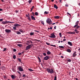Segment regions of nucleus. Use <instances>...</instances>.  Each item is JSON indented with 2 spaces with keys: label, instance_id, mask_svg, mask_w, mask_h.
<instances>
[{
  "label": "nucleus",
  "instance_id": "f257e3e1",
  "mask_svg": "<svg viewBox=\"0 0 80 80\" xmlns=\"http://www.w3.org/2000/svg\"><path fill=\"white\" fill-rule=\"evenodd\" d=\"M79 21H78L75 22V25L73 26V28H76V29H78L80 28V26H78Z\"/></svg>",
  "mask_w": 80,
  "mask_h": 80
},
{
  "label": "nucleus",
  "instance_id": "f03ea898",
  "mask_svg": "<svg viewBox=\"0 0 80 80\" xmlns=\"http://www.w3.org/2000/svg\"><path fill=\"white\" fill-rule=\"evenodd\" d=\"M47 70L48 72H49V73H50L51 74H52V73H54L53 70L52 69H50V68H48L47 69Z\"/></svg>",
  "mask_w": 80,
  "mask_h": 80
},
{
  "label": "nucleus",
  "instance_id": "7ed1b4c3",
  "mask_svg": "<svg viewBox=\"0 0 80 80\" xmlns=\"http://www.w3.org/2000/svg\"><path fill=\"white\" fill-rule=\"evenodd\" d=\"M46 22L47 23H48L49 25H52V22L49 18L47 19Z\"/></svg>",
  "mask_w": 80,
  "mask_h": 80
},
{
  "label": "nucleus",
  "instance_id": "20e7f679",
  "mask_svg": "<svg viewBox=\"0 0 80 80\" xmlns=\"http://www.w3.org/2000/svg\"><path fill=\"white\" fill-rule=\"evenodd\" d=\"M32 44L27 46L26 48V50H28V49H30V48L32 47Z\"/></svg>",
  "mask_w": 80,
  "mask_h": 80
},
{
  "label": "nucleus",
  "instance_id": "39448f33",
  "mask_svg": "<svg viewBox=\"0 0 80 80\" xmlns=\"http://www.w3.org/2000/svg\"><path fill=\"white\" fill-rule=\"evenodd\" d=\"M50 38H55L56 37V36L55 35L54 33H51L50 35V36H49Z\"/></svg>",
  "mask_w": 80,
  "mask_h": 80
},
{
  "label": "nucleus",
  "instance_id": "423d86ee",
  "mask_svg": "<svg viewBox=\"0 0 80 80\" xmlns=\"http://www.w3.org/2000/svg\"><path fill=\"white\" fill-rule=\"evenodd\" d=\"M9 21H3L2 22V23L3 24V25H5V24H7V23H8Z\"/></svg>",
  "mask_w": 80,
  "mask_h": 80
},
{
  "label": "nucleus",
  "instance_id": "0eeeda50",
  "mask_svg": "<svg viewBox=\"0 0 80 80\" xmlns=\"http://www.w3.org/2000/svg\"><path fill=\"white\" fill-rule=\"evenodd\" d=\"M5 31L6 33H10L11 32V30L10 29H6Z\"/></svg>",
  "mask_w": 80,
  "mask_h": 80
},
{
  "label": "nucleus",
  "instance_id": "6e6552de",
  "mask_svg": "<svg viewBox=\"0 0 80 80\" xmlns=\"http://www.w3.org/2000/svg\"><path fill=\"white\" fill-rule=\"evenodd\" d=\"M49 57L48 56H46V57H45L44 58V60H48L49 59Z\"/></svg>",
  "mask_w": 80,
  "mask_h": 80
},
{
  "label": "nucleus",
  "instance_id": "1a4fd4ad",
  "mask_svg": "<svg viewBox=\"0 0 80 80\" xmlns=\"http://www.w3.org/2000/svg\"><path fill=\"white\" fill-rule=\"evenodd\" d=\"M77 55V52L76 51L73 54H72V56L73 57H75Z\"/></svg>",
  "mask_w": 80,
  "mask_h": 80
},
{
  "label": "nucleus",
  "instance_id": "9d476101",
  "mask_svg": "<svg viewBox=\"0 0 80 80\" xmlns=\"http://www.w3.org/2000/svg\"><path fill=\"white\" fill-rule=\"evenodd\" d=\"M18 69L19 71H20V72L23 71V68H22L21 67H18Z\"/></svg>",
  "mask_w": 80,
  "mask_h": 80
},
{
  "label": "nucleus",
  "instance_id": "9b49d317",
  "mask_svg": "<svg viewBox=\"0 0 80 80\" xmlns=\"http://www.w3.org/2000/svg\"><path fill=\"white\" fill-rule=\"evenodd\" d=\"M26 17H28V19L29 21H31V19L30 18V17L29 16H28V15H26Z\"/></svg>",
  "mask_w": 80,
  "mask_h": 80
},
{
  "label": "nucleus",
  "instance_id": "f8f14e48",
  "mask_svg": "<svg viewBox=\"0 0 80 80\" xmlns=\"http://www.w3.org/2000/svg\"><path fill=\"white\" fill-rule=\"evenodd\" d=\"M14 27H18V26H21V25H20L16 23L14 24Z\"/></svg>",
  "mask_w": 80,
  "mask_h": 80
},
{
  "label": "nucleus",
  "instance_id": "ddd939ff",
  "mask_svg": "<svg viewBox=\"0 0 80 80\" xmlns=\"http://www.w3.org/2000/svg\"><path fill=\"white\" fill-rule=\"evenodd\" d=\"M68 45H69L70 46H72L73 45L72 44V42H68Z\"/></svg>",
  "mask_w": 80,
  "mask_h": 80
},
{
  "label": "nucleus",
  "instance_id": "4468645a",
  "mask_svg": "<svg viewBox=\"0 0 80 80\" xmlns=\"http://www.w3.org/2000/svg\"><path fill=\"white\" fill-rule=\"evenodd\" d=\"M31 17L32 20H35L36 19H35V17H34L33 16L31 15Z\"/></svg>",
  "mask_w": 80,
  "mask_h": 80
},
{
  "label": "nucleus",
  "instance_id": "2eb2a0df",
  "mask_svg": "<svg viewBox=\"0 0 80 80\" xmlns=\"http://www.w3.org/2000/svg\"><path fill=\"white\" fill-rule=\"evenodd\" d=\"M67 51L69 53H71V50L70 49H68L67 50Z\"/></svg>",
  "mask_w": 80,
  "mask_h": 80
},
{
  "label": "nucleus",
  "instance_id": "dca6fc26",
  "mask_svg": "<svg viewBox=\"0 0 80 80\" xmlns=\"http://www.w3.org/2000/svg\"><path fill=\"white\" fill-rule=\"evenodd\" d=\"M19 31L20 32H21V33H24V31H23L22 29H19Z\"/></svg>",
  "mask_w": 80,
  "mask_h": 80
},
{
  "label": "nucleus",
  "instance_id": "f3484780",
  "mask_svg": "<svg viewBox=\"0 0 80 80\" xmlns=\"http://www.w3.org/2000/svg\"><path fill=\"white\" fill-rule=\"evenodd\" d=\"M54 7L56 9H58V7L56 5L54 4Z\"/></svg>",
  "mask_w": 80,
  "mask_h": 80
},
{
  "label": "nucleus",
  "instance_id": "a211bd4d",
  "mask_svg": "<svg viewBox=\"0 0 80 80\" xmlns=\"http://www.w3.org/2000/svg\"><path fill=\"white\" fill-rule=\"evenodd\" d=\"M54 18H56V19L59 18H60V16H54Z\"/></svg>",
  "mask_w": 80,
  "mask_h": 80
},
{
  "label": "nucleus",
  "instance_id": "6ab92c4d",
  "mask_svg": "<svg viewBox=\"0 0 80 80\" xmlns=\"http://www.w3.org/2000/svg\"><path fill=\"white\" fill-rule=\"evenodd\" d=\"M11 78L12 79H15V77L13 75H12L11 76Z\"/></svg>",
  "mask_w": 80,
  "mask_h": 80
},
{
  "label": "nucleus",
  "instance_id": "aec40b11",
  "mask_svg": "<svg viewBox=\"0 0 80 80\" xmlns=\"http://www.w3.org/2000/svg\"><path fill=\"white\" fill-rule=\"evenodd\" d=\"M34 34L35 33L34 32H31L30 33V36H32V35H34Z\"/></svg>",
  "mask_w": 80,
  "mask_h": 80
},
{
  "label": "nucleus",
  "instance_id": "412c9836",
  "mask_svg": "<svg viewBox=\"0 0 80 80\" xmlns=\"http://www.w3.org/2000/svg\"><path fill=\"white\" fill-rule=\"evenodd\" d=\"M16 33L18 34V35H20V34H21V32H19V31H17Z\"/></svg>",
  "mask_w": 80,
  "mask_h": 80
},
{
  "label": "nucleus",
  "instance_id": "4be33fe9",
  "mask_svg": "<svg viewBox=\"0 0 80 80\" xmlns=\"http://www.w3.org/2000/svg\"><path fill=\"white\" fill-rule=\"evenodd\" d=\"M47 54L48 55H50L51 54V52H50V51H48L47 52Z\"/></svg>",
  "mask_w": 80,
  "mask_h": 80
},
{
  "label": "nucleus",
  "instance_id": "5701e85b",
  "mask_svg": "<svg viewBox=\"0 0 80 80\" xmlns=\"http://www.w3.org/2000/svg\"><path fill=\"white\" fill-rule=\"evenodd\" d=\"M59 48H64L65 47L64 46H59Z\"/></svg>",
  "mask_w": 80,
  "mask_h": 80
},
{
  "label": "nucleus",
  "instance_id": "b1692460",
  "mask_svg": "<svg viewBox=\"0 0 80 80\" xmlns=\"http://www.w3.org/2000/svg\"><path fill=\"white\" fill-rule=\"evenodd\" d=\"M18 46L20 47H22V45L20 44H18L17 45Z\"/></svg>",
  "mask_w": 80,
  "mask_h": 80
},
{
  "label": "nucleus",
  "instance_id": "393cba45",
  "mask_svg": "<svg viewBox=\"0 0 80 80\" xmlns=\"http://www.w3.org/2000/svg\"><path fill=\"white\" fill-rule=\"evenodd\" d=\"M75 31L76 33H78L79 32H78V31H77V30L75 29Z\"/></svg>",
  "mask_w": 80,
  "mask_h": 80
},
{
  "label": "nucleus",
  "instance_id": "a878e982",
  "mask_svg": "<svg viewBox=\"0 0 80 80\" xmlns=\"http://www.w3.org/2000/svg\"><path fill=\"white\" fill-rule=\"evenodd\" d=\"M48 12L45 11L44 12V14H48Z\"/></svg>",
  "mask_w": 80,
  "mask_h": 80
},
{
  "label": "nucleus",
  "instance_id": "bb28decb",
  "mask_svg": "<svg viewBox=\"0 0 80 80\" xmlns=\"http://www.w3.org/2000/svg\"><path fill=\"white\" fill-rule=\"evenodd\" d=\"M35 15L37 16L38 15V12H36L35 13Z\"/></svg>",
  "mask_w": 80,
  "mask_h": 80
},
{
  "label": "nucleus",
  "instance_id": "cd10ccee",
  "mask_svg": "<svg viewBox=\"0 0 80 80\" xmlns=\"http://www.w3.org/2000/svg\"><path fill=\"white\" fill-rule=\"evenodd\" d=\"M13 58L14 59H15V58H16V56L15 55H14V56H13Z\"/></svg>",
  "mask_w": 80,
  "mask_h": 80
},
{
  "label": "nucleus",
  "instance_id": "c85d7f7f",
  "mask_svg": "<svg viewBox=\"0 0 80 80\" xmlns=\"http://www.w3.org/2000/svg\"><path fill=\"white\" fill-rule=\"evenodd\" d=\"M68 62H71V59H69L67 60Z\"/></svg>",
  "mask_w": 80,
  "mask_h": 80
},
{
  "label": "nucleus",
  "instance_id": "c756f323",
  "mask_svg": "<svg viewBox=\"0 0 80 80\" xmlns=\"http://www.w3.org/2000/svg\"><path fill=\"white\" fill-rule=\"evenodd\" d=\"M18 60L20 62H21V59H20L19 58H18Z\"/></svg>",
  "mask_w": 80,
  "mask_h": 80
},
{
  "label": "nucleus",
  "instance_id": "7c9ffc66",
  "mask_svg": "<svg viewBox=\"0 0 80 80\" xmlns=\"http://www.w3.org/2000/svg\"><path fill=\"white\" fill-rule=\"evenodd\" d=\"M28 70H29V71H30L31 72H32V71H33V70L31 69H28Z\"/></svg>",
  "mask_w": 80,
  "mask_h": 80
},
{
  "label": "nucleus",
  "instance_id": "2f4dec72",
  "mask_svg": "<svg viewBox=\"0 0 80 80\" xmlns=\"http://www.w3.org/2000/svg\"><path fill=\"white\" fill-rule=\"evenodd\" d=\"M50 46H52V47H56V46H55V45H53L52 44H51Z\"/></svg>",
  "mask_w": 80,
  "mask_h": 80
},
{
  "label": "nucleus",
  "instance_id": "473e14b6",
  "mask_svg": "<svg viewBox=\"0 0 80 80\" xmlns=\"http://www.w3.org/2000/svg\"><path fill=\"white\" fill-rule=\"evenodd\" d=\"M41 23L42 24H43V25H45V24L44 23V22H43V21H42L41 22Z\"/></svg>",
  "mask_w": 80,
  "mask_h": 80
},
{
  "label": "nucleus",
  "instance_id": "72a5a7b5",
  "mask_svg": "<svg viewBox=\"0 0 80 80\" xmlns=\"http://www.w3.org/2000/svg\"><path fill=\"white\" fill-rule=\"evenodd\" d=\"M46 44H47V45H50V44L48 42H46Z\"/></svg>",
  "mask_w": 80,
  "mask_h": 80
},
{
  "label": "nucleus",
  "instance_id": "f704fd0d",
  "mask_svg": "<svg viewBox=\"0 0 80 80\" xmlns=\"http://www.w3.org/2000/svg\"><path fill=\"white\" fill-rule=\"evenodd\" d=\"M13 28L14 29V30H16V27L14 26V27H13Z\"/></svg>",
  "mask_w": 80,
  "mask_h": 80
},
{
  "label": "nucleus",
  "instance_id": "c9c22d12",
  "mask_svg": "<svg viewBox=\"0 0 80 80\" xmlns=\"http://www.w3.org/2000/svg\"><path fill=\"white\" fill-rule=\"evenodd\" d=\"M12 70L14 72H15V69L13 68H12Z\"/></svg>",
  "mask_w": 80,
  "mask_h": 80
},
{
  "label": "nucleus",
  "instance_id": "e433bc0d",
  "mask_svg": "<svg viewBox=\"0 0 80 80\" xmlns=\"http://www.w3.org/2000/svg\"><path fill=\"white\" fill-rule=\"evenodd\" d=\"M34 7H35L34 6H32V7L31 8V9L32 10L34 8Z\"/></svg>",
  "mask_w": 80,
  "mask_h": 80
},
{
  "label": "nucleus",
  "instance_id": "4c0bfd02",
  "mask_svg": "<svg viewBox=\"0 0 80 80\" xmlns=\"http://www.w3.org/2000/svg\"><path fill=\"white\" fill-rule=\"evenodd\" d=\"M59 35H60V37H62V33H59Z\"/></svg>",
  "mask_w": 80,
  "mask_h": 80
},
{
  "label": "nucleus",
  "instance_id": "58836bf2",
  "mask_svg": "<svg viewBox=\"0 0 80 80\" xmlns=\"http://www.w3.org/2000/svg\"><path fill=\"white\" fill-rule=\"evenodd\" d=\"M8 22V23H14V22H12L10 21H9Z\"/></svg>",
  "mask_w": 80,
  "mask_h": 80
},
{
  "label": "nucleus",
  "instance_id": "ea45409f",
  "mask_svg": "<svg viewBox=\"0 0 80 80\" xmlns=\"http://www.w3.org/2000/svg\"><path fill=\"white\" fill-rule=\"evenodd\" d=\"M54 80H57V76H56L55 77Z\"/></svg>",
  "mask_w": 80,
  "mask_h": 80
},
{
  "label": "nucleus",
  "instance_id": "a19ab883",
  "mask_svg": "<svg viewBox=\"0 0 80 80\" xmlns=\"http://www.w3.org/2000/svg\"><path fill=\"white\" fill-rule=\"evenodd\" d=\"M68 33H69V34H72V32H68Z\"/></svg>",
  "mask_w": 80,
  "mask_h": 80
},
{
  "label": "nucleus",
  "instance_id": "79ce46f5",
  "mask_svg": "<svg viewBox=\"0 0 80 80\" xmlns=\"http://www.w3.org/2000/svg\"><path fill=\"white\" fill-rule=\"evenodd\" d=\"M17 72L20 75H21V73H20V72H19V71H17Z\"/></svg>",
  "mask_w": 80,
  "mask_h": 80
},
{
  "label": "nucleus",
  "instance_id": "37998d69",
  "mask_svg": "<svg viewBox=\"0 0 80 80\" xmlns=\"http://www.w3.org/2000/svg\"><path fill=\"white\" fill-rule=\"evenodd\" d=\"M26 76V75H25V74L23 75H22L23 77H26V76Z\"/></svg>",
  "mask_w": 80,
  "mask_h": 80
},
{
  "label": "nucleus",
  "instance_id": "c03bdc74",
  "mask_svg": "<svg viewBox=\"0 0 80 80\" xmlns=\"http://www.w3.org/2000/svg\"><path fill=\"white\" fill-rule=\"evenodd\" d=\"M72 34H75V32H72Z\"/></svg>",
  "mask_w": 80,
  "mask_h": 80
},
{
  "label": "nucleus",
  "instance_id": "a18cd8bd",
  "mask_svg": "<svg viewBox=\"0 0 80 80\" xmlns=\"http://www.w3.org/2000/svg\"><path fill=\"white\" fill-rule=\"evenodd\" d=\"M15 12H16V13H18V11L16 10L15 11Z\"/></svg>",
  "mask_w": 80,
  "mask_h": 80
},
{
  "label": "nucleus",
  "instance_id": "49530a36",
  "mask_svg": "<svg viewBox=\"0 0 80 80\" xmlns=\"http://www.w3.org/2000/svg\"><path fill=\"white\" fill-rule=\"evenodd\" d=\"M0 11L3 12V9L0 8Z\"/></svg>",
  "mask_w": 80,
  "mask_h": 80
},
{
  "label": "nucleus",
  "instance_id": "de8ad7c7",
  "mask_svg": "<svg viewBox=\"0 0 80 80\" xmlns=\"http://www.w3.org/2000/svg\"><path fill=\"white\" fill-rule=\"evenodd\" d=\"M31 2H32V0H29L28 1V2L29 3H31Z\"/></svg>",
  "mask_w": 80,
  "mask_h": 80
},
{
  "label": "nucleus",
  "instance_id": "09e8293b",
  "mask_svg": "<svg viewBox=\"0 0 80 80\" xmlns=\"http://www.w3.org/2000/svg\"><path fill=\"white\" fill-rule=\"evenodd\" d=\"M13 50V52H16V51H17V50L15 49H14Z\"/></svg>",
  "mask_w": 80,
  "mask_h": 80
},
{
  "label": "nucleus",
  "instance_id": "8fccbe9b",
  "mask_svg": "<svg viewBox=\"0 0 80 80\" xmlns=\"http://www.w3.org/2000/svg\"><path fill=\"white\" fill-rule=\"evenodd\" d=\"M43 55H44V56H46V55H47L46 54V53H43Z\"/></svg>",
  "mask_w": 80,
  "mask_h": 80
},
{
  "label": "nucleus",
  "instance_id": "3c124183",
  "mask_svg": "<svg viewBox=\"0 0 80 80\" xmlns=\"http://www.w3.org/2000/svg\"><path fill=\"white\" fill-rule=\"evenodd\" d=\"M34 40L35 41H37L38 42H40V40H38L37 39H35Z\"/></svg>",
  "mask_w": 80,
  "mask_h": 80
},
{
  "label": "nucleus",
  "instance_id": "603ef678",
  "mask_svg": "<svg viewBox=\"0 0 80 80\" xmlns=\"http://www.w3.org/2000/svg\"><path fill=\"white\" fill-rule=\"evenodd\" d=\"M3 21V19H0V22H2Z\"/></svg>",
  "mask_w": 80,
  "mask_h": 80
},
{
  "label": "nucleus",
  "instance_id": "864d4df0",
  "mask_svg": "<svg viewBox=\"0 0 80 80\" xmlns=\"http://www.w3.org/2000/svg\"><path fill=\"white\" fill-rule=\"evenodd\" d=\"M67 14H68V15H69L70 16H71V14H70L69 13L67 12Z\"/></svg>",
  "mask_w": 80,
  "mask_h": 80
},
{
  "label": "nucleus",
  "instance_id": "5fc2aeb1",
  "mask_svg": "<svg viewBox=\"0 0 80 80\" xmlns=\"http://www.w3.org/2000/svg\"><path fill=\"white\" fill-rule=\"evenodd\" d=\"M6 49H7L6 48H4L3 51H6Z\"/></svg>",
  "mask_w": 80,
  "mask_h": 80
},
{
  "label": "nucleus",
  "instance_id": "6e6d98bb",
  "mask_svg": "<svg viewBox=\"0 0 80 80\" xmlns=\"http://www.w3.org/2000/svg\"><path fill=\"white\" fill-rule=\"evenodd\" d=\"M24 52H25V51L22 52L21 53V54H23V53H24Z\"/></svg>",
  "mask_w": 80,
  "mask_h": 80
},
{
  "label": "nucleus",
  "instance_id": "4d7b16f0",
  "mask_svg": "<svg viewBox=\"0 0 80 80\" xmlns=\"http://www.w3.org/2000/svg\"><path fill=\"white\" fill-rule=\"evenodd\" d=\"M65 6H66V7H68V5L67 4H66L65 5Z\"/></svg>",
  "mask_w": 80,
  "mask_h": 80
},
{
  "label": "nucleus",
  "instance_id": "13d9d810",
  "mask_svg": "<svg viewBox=\"0 0 80 80\" xmlns=\"http://www.w3.org/2000/svg\"><path fill=\"white\" fill-rule=\"evenodd\" d=\"M21 54H22V53H18V55H21Z\"/></svg>",
  "mask_w": 80,
  "mask_h": 80
},
{
  "label": "nucleus",
  "instance_id": "bf43d9fd",
  "mask_svg": "<svg viewBox=\"0 0 80 80\" xmlns=\"http://www.w3.org/2000/svg\"><path fill=\"white\" fill-rule=\"evenodd\" d=\"M56 27H57V26H55L54 27L55 30L56 29Z\"/></svg>",
  "mask_w": 80,
  "mask_h": 80
},
{
  "label": "nucleus",
  "instance_id": "052dcab7",
  "mask_svg": "<svg viewBox=\"0 0 80 80\" xmlns=\"http://www.w3.org/2000/svg\"><path fill=\"white\" fill-rule=\"evenodd\" d=\"M61 57L62 58H63V56H61Z\"/></svg>",
  "mask_w": 80,
  "mask_h": 80
},
{
  "label": "nucleus",
  "instance_id": "680f3d73",
  "mask_svg": "<svg viewBox=\"0 0 80 80\" xmlns=\"http://www.w3.org/2000/svg\"><path fill=\"white\" fill-rule=\"evenodd\" d=\"M66 39H63V41H66Z\"/></svg>",
  "mask_w": 80,
  "mask_h": 80
},
{
  "label": "nucleus",
  "instance_id": "e2e57ef3",
  "mask_svg": "<svg viewBox=\"0 0 80 80\" xmlns=\"http://www.w3.org/2000/svg\"><path fill=\"white\" fill-rule=\"evenodd\" d=\"M50 30H52V27H50Z\"/></svg>",
  "mask_w": 80,
  "mask_h": 80
},
{
  "label": "nucleus",
  "instance_id": "0e129e2a",
  "mask_svg": "<svg viewBox=\"0 0 80 80\" xmlns=\"http://www.w3.org/2000/svg\"><path fill=\"white\" fill-rule=\"evenodd\" d=\"M39 60L40 62H41V59H39Z\"/></svg>",
  "mask_w": 80,
  "mask_h": 80
},
{
  "label": "nucleus",
  "instance_id": "69168bd1",
  "mask_svg": "<svg viewBox=\"0 0 80 80\" xmlns=\"http://www.w3.org/2000/svg\"><path fill=\"white\" fill-rule=\"evenodd\" d=\"M75 79L76 80H78V78H75Z\"/></svg>",
  "mask_w": 80,
  "mask_h": 80
},
{
  "label": "nucleus",
  "instance_id": "338daca9",
  "mask_svg": "<svg viewBox=\"0 0 80 80\" xmlns=\"http://www.w3.org/2000/svg\"><path fill=\"white\" fill-rule=\"evenodd\" d=\"M52 25H55V23H53L52 24Z\"/></svg>",
  "mask_w": 80,
  "mask_h": 80
},
{
  "label": "nucleus",
  "instance_id": "774afa93",
  "mask_svg": "<svg viewBox=\"0 0 80 80\" xmlns=\"http://www.w3.org/2000/svg\"><path fill=\"white\" fill-rule=\"evenodd\" d=\"M38 60L40 59V57H38Z\"/></svg>",
  "mask_w": 80,
  "mask_h": 80
}]
</instances>
